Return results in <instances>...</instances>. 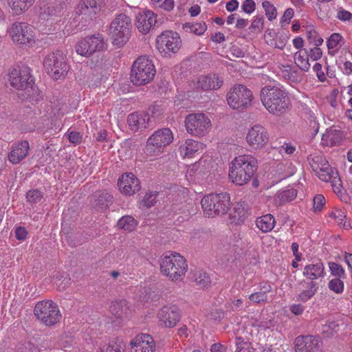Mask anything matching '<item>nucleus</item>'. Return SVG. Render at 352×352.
Segmentation results:
<instances>
[{
	"label": "nucleus",
	"mask_w": 352,
	"mask_h": 352,
	"mask_svg": "<svg viewBox=\"0 0 352 352\" xmlns=\"http://www.w3.org/2000/svg\"><path fill=\"white\" fill-rule=\"evenodd\" d=\"M260 96L265 108L274 116H283L291 109L288 94L282 87L265 86L261 90Z\"/></svg>",
	"instance_id": "f257e3e1"
},
{
	"label": "nucleus",
	"mask_w": 352,
	"mask_h": 352,
	"mask_svg": "<svg viewBox=\"0 0 352 352\" xmlns=\"http://www.w3.org/2000/svg\"><path fill=\"white\" fill-rule=\"evenodd\" d=\"M257 168V160L250 155L236 157L229 167V178L236 185L247 184Z\"/></svg>",
	"instance_id": "f03ea898"
},
{
	"label": "nucleus",
	"mask_w": 352,
	"mask_h": 352,
	"mask_svg": "<svg viewBox=\"0 0 352 352\" xmlns=\"http://www.w3.org/2000/svg\"><path fill=\"white\" fill-rule=\"evenodd\" d=\"M188 270V265L184 256L177 252H170L161 258L162 274L173 281L182 280Z\"/></svg>",
	"instance_id": "7ed1b4c3"
},
{
	"label": "nucleus",
	"mask_w": 352,
	"mask_h": 352,
	"mask_svg": "<svg viewBox=\"0 0 352 352\" xmlns=\"http://www.w3.org/2000/svg\"><path fill=\"white\" fill-rule=\"evenodd\" d=\"M156 73L155 65L148 56H141L135 59L131 67V80L138 86L153 80Z\"/></svg>",
	"instance_id": "20e7f679"
},
{
	"label": "nucleus",
	"mask_w": 352,
	"mask_h": 352,
	"mask_svg": "<svg viewBox=\"0 0 352 352\" xmlns=\"http://www.w3.org/2000/svg\"><path fill=\"white\" fill-rule=\"evenodd\" d=\"M201 204L208 217L224 214L230 208V196L226 192L208 194L202 198Z\"/></svg>",
	"instance_id": "39448f33"
},
{
	"label": "nucleus",
	"mask_w": 352,
	"mask_h": 352,
	"mask_svg": "<svg viewBox=\"0 0 352 352\" xmlns=\"http://www.w3.org/2000/svg\"><path fill=\"white\" fill-rule=\"evenodd\" d=\"M131 28V19L129 16L125 14L117 15L111 22L109 29V34L113 45H124L129 39Z\"/></svg>",
	"instance_id": "423d86ee"
},
{
	"label": "nucleus",
	"mask_w": 352,
	"mask_h": 352,
	"mask_svg": "<svg viewBox=\"0 0 352 352\" xmlns=\"http://www.w3.org/2000/svg\"><path fill=\"white\" fill-rule=\"evenodd\" d=\"M173 140L172 131L168 128H164L155 131L147 140L145 153L151 157L160 155L164 148L170 144Z\"/></svg>",
	"instance_id": "0eeeda50"
},
{
	"label": "nucleus",
	"mask_w": 352,
	"mask_h": 352,
	"mask_svg": "<svg viewBox=\"0 0 352 352\" xmlns=\"http://www.w3.org/2000/svg\"><path fill=\"white\" fill-rule=\"evenodd\" d=\"M43 65L47 74L56 80L64 78L69 69L66 57L60 51L48 54L44 59Z\"/></svg>",
	"instance_id": "6e6552de"
},
{
	"label": "nucleus",
	"mask_w": 352,
	"mask_h": 352,
	"mask_svg": "<svg viewBox=\"0 0 352 352\" xmlns=\"http://www.w3.org/2000/svg\"><path fill=\"white\" fill-rule=\"evenodd\" d=\"M14 43L25 47H32L36 43L33 28L26 23L14 22L7 30Z\"/></svg>",
	"instance_id": "1a4fd4ad"
},
{
	"label": "nucleus",
	"mask_w": 352,
	"mask_h": 352,
	"mask_svg": "<svg viewBox=\"0 0 352 352\" xmlns=\"http://www.w3.org/2000/svg\"><path fill=\"white\" fill-rule=\"evenodd\" d=\"M34 315L46 326H52L59 322L61 314L57 305L52 300H42L34 307Z\"/></svg>",
	"instance_id": "9d476101"
},
{
	"label": "nucleus",
	"mask_w": 352,
	"mask_h": 352,
	"mask_svg": "<svg viewBox=\"0 0 352 352\" xmlns=\"http://www.w3.org/2000/svg\"><path fill=\"white\" fill-rule=\"evenodd\" d=\"M185 126L191 135L203 137L210 132L212 124L210 118L203 113H190L186 117Z\"/></svg>",
	"instance_id": "9b49d317"
},
{
	"label": "nucleus",
	"mask_w": 352,
	"mask_h": 352,
	"mask_svg": "<svg viewBox=\"0 0 352 352\" xmlns=\"http://www.w3.org/2000/svg\"><path fill=\"white\" fill-rule=\"evenodd\" d=\"M252 92L243 85H234L227 94L229 106L234 109H243L251 104Z\"/></svg>",
	"instance_id": "f8f14e48"
},
{
	"label": "nucleus",
	"mask_w": 352,
	"mask_h": 352,
	"mask_svg": "<svg viewBox=\"0 0 352 352\" xmlns=\"http://www.w3.org/2000/svg\"><path fill=\"white\" fill-rule=\"evenodd\" d=\"M8 76L10 85L19 90H26L32 87L34 82L30 69L28 67H15L10 70Z\"/></svg>",
	"instance_id": "ddd939ff"
},
{
	"label": "nucleus",
	"mask_w": 352,
	"mask_h": 352,
	"mask_svg": "<svg viewBox=\"0 0 352 352\" xmlns=\"http://www.w3.org/2000/svg\"><path fill=\"white\" fill-rule=\"evenodd\" d=\"M104 48V38L99 34L92 35L80 40L75 47L76 53L85 57H89L95 52L102 51Z\"/></svg>",
	"instance_id": "4468645a"
},
{
	"label": "nucleus",
	"mask_w": 352,
	"mask_h": 352,
	"mask_svg": "<svg viewBox=\"0 0 352 352\" xmlns=\"http://www.w3.org/2000/svg\"><path fill=\"white\" fill-rule=\"evenodd\" d=\"M270 139L267 129L261 124L252 126L246 134L245 140L253 150H261L268 143Z\"/></svg>",
	"instance_id": "2eb2a0df"
},
{
	"label": "nucleus",
	"mask_w": 352,
	"mask_h": 352,
	"mask_svg": "<svg viewBox=\"0 0 352 352\" xmlns=\"http://www.w3.org/2000/svg\"><path fill=\"white\" fill-rule=\"evenodd\" d=\"M157 47L161 53H176L181 47L182 41L177 32L166 31L157 36Z\"/></svg>",
	"instance_id": "dca6fc26"
},
{
	"label": "nucleus",
	"mask_w": 352,
	"mask_h": 352,
	"mask_svg": "<svg viewBox=\"0 0 352 352\" xmlns=\"http://www.w3.org/2000/svg\"><path fill=\"white\" fill-rule=\"evenodd\" d=\"M181 314L175 305H166L162 307L157 314L159 326L163 328H173L180 320Z\"/></svg>",
	"instance_id": "f3484780"
},
{
	"label": "nucleus",
	"mask_w": 352,
	"mask_h": 352,
	"mask_svg": "<svg viewBox=\"0 0 352 352\" xmlns=\"http://www.w3.org/2000/svg\"><path fill=\"white\" fill-rule=\"evenodd\" d=\"M307 160L312 170L320 179L322 181L329 179V173L334 169L323 155L310 154L307 157Z\"/></svg>",
	"instance_id": "a211bd4d"
},
{
	"label": "nucleus",
	"mask_w": 352,
	"mask_h": 352,
	"mask_svg": "<svg viewBox=\"0 0 352 352\" xmlns=\"http://www.w3.org/2000/svg\"><path fill=\"white\" fill-rule=\"evenodd\" d=\"M155 342L151 336L142 333L130 342L129 352H155Z\"/></svg>",
	"instance_id": "6ab92c4d"
},
{
	"label": "nucleus",
	"mask_w": 352,
	"mask_h": 352,
	"mask_svg": "<svg viewBox=\"0 0 352 352\" xmlns=\"http://www.w3.org/2000/svg\"><path fill=\"white\" fill-rule=\"evenodd\" d=\"M118 186L120 192L128 196L133 195L140 190V181L132 173L123 174L118 179Z\"/></svg>",
	"instance_id": "aec40b11"
},
{
	"label": "nucleus",
	"mask_w": 352,
	"mask_h": 352,
	"mask_svg": "<svg viewBox=\"0 0 352 352\" xmlns=\"http://www.w3.org/2000/svg\"><path fill=\"white\" fill-rule=\"evenodd\" d=\"M223 79L217 74H211L198 77L197 80V88L201 90H216L223 85Z\"/></svg>",
	"instance_id": "412c9836"
},
{
	"label": "nucleus",
	"mask_w": 352,
	"mask_h": 352,
	"mask_svg": "<svg viewBox=\"0 0 352 352\" xmlns=\"http://www.w3.org/2000/svg\"><path fill=\"white\" fill-rule=\"evenodd\" d=\"M127 122L132 131H142L149 126L151 116L147 113L135 112L129 115Z\"/></svg>",
	"instance_id": "4be33fe9"
},
{
	"label": "nucleus",
	"mask_w": 352,
	"mask_h": 352,
	"mask_svg": "<svg viewBox=\"0 0 352 352\" xmlns=\"http://www.w3.org/2000/svg\"><path fill=\"white\" fill-rule=\"evenodd\" d=\"M318 339L313 336H298L295 340L296 352H316Z\"/></svg>",
	"instance_id": "5701e85b"
},
{
	"label": "nucleus",
	"mask_w": 352,
	"mask_h": 352,
	"mask_svg": "<svg viewBox=\"0 0 352 352\" xmlns=\"http://www.w3.org/2000/svg\"><path fill=\"white\" fill-rule=\"evenodd\" d=\"M29 148L27 140H22L14 144L8 155L9 161L14 164L19 163L28 155Z\"/></svg>",
	"instance_id": "b1692460"
},
{
	"label": "nucleus",
	"mask_w": 352,
	"mask_h": 352,
	"mask_svg": "<svg viewBox=\"0 0 352 352\" xmlns=\"http://www.w3.org/2000/svg\"><path fill=\"white\" fill-rule=\"evenodd\" d=\"M156 16L149 10L140 13L136 18V27L140 32H148L151 27L156 23Z\"/></svg>",
	"instance_id": "393cba45"
},
{
	"label": "nucleus",
	"mask_w": 352,
	"mask_h": 352,
	"mask_svg": "<svg viewBox=\"0 0 352 352\" xmlns=\"http://www.w3.org/2000/svg\"><path fill=\"white\" fill-rule=\"evenodd\" d=\"M278 68V75L285 80L292 82H298L302 80L301 72L297 70L294 66L281 65Z\"/></svg>",
	"instance_id": "a878e982"
},
{
	"label": "nucleus",
	"mask_w": 352,
	"mask_h": 352,
	"mask_svg": "<svg viewBox=\"0 0 352 352\" xmlns=\"http://www.w3.org/2000/svg\"><path fill=\"white\" fill-rule=\"evenodd\" d=\"M324 267L322 262L307 265L304 267L303 275L313 281L324 276Z\"/></svg>",
	"instance_id": "bb28decb"
},
{
	"label": "nucleus",
	"mask_w": 352,
	"mask_h": 352,
	"mask_svg": "<svg viewBox=\"0 0 352 352\" xmlns=\"http://www.w3.org/2000/svg\"><path fill=\"white\" fill-rule=\"evenodd\" d=\"M94 197L93 205L97 210L104 211L113 203V196L106 191L96 193Z\"/></svg>",
	"instance_id": "cd10ccee"
},
{
	"label": "nucleus",
	"mask_w": 352,
	"mask_h": 352,
	"mask_svg": "<svg viewBox=\"0 0 352 352\" xmlns=\"http://www.w3.org/2000/svg\"><path fill=\"white\" fill-rule=\"evenodd\" d=\"M75 14L79 19L85 22L91 21L96 16L90 6L87 4V0L79 1L75 9Z\"/></svg>",
	"instance_id": "c85d7f7f"
},
{
	"label": "nucleus",
	"mask_w": 352,
	"mask_h": 352,
	"mask_svg": "<svg viewBox=\"0 0 352 352\" xmlns=\"http://www.w3.org/2000/svg\"><path fill=\"white\" fill-rule=\"evenodd\" d=\"M200 148H202V144L192 139H187L180 145L179 152L183 157H191Z\"/></svg>",
	"instance_id": "c756f323"
},
{
	"label": "nucleus",
	"mask_w": 352,
	"mask_h": 352,
	"mask_svg": "<svg viewBox=\"0 0 352 352\" xmlns=\"http://www.w3.org/2000/svg\"><path fill=\"white\" fill-rule=\"evenodd\" d=\"M272 289V286L269 283H265L260 285L259 291L250 294L248 298L252 302L256 304L266 302L268 300L267 294L270 293Z\"/></svg>",
	"instance_id": "7c9ffc66"
},
{
	"label": "nucleus",
	"mask_w": 352,
	"mask_h": 352,
	"mask_svg": "<svg viewBox=\"0 0 352 352\" xmlns=\"http://www.w3.org/2000/svg\"><path fill=\"white\" fill-rule=\"evenodd\" d=\"M343 135L342 131L336 129H329L323 134L322 138V144L329 146H334L339 144L342 140Z\"/></svg>",
	"instance_id": "2f4dec72"
},
{
	"label": "nucleus",
	"mask_w": 352,
	"mask_h": 352,
	"mask_svg": "<svg viewBox=\"0 0 352 352\" xmlns=\"http://www.w3.org/2000/svg\"><path fill=\"white\" fill-rule=\"evenodd\" d=\"M229 218L232 223L241 224L247 218V210L241 204L236 203L234 205Z\"/></svg>",
	"instance_id": "473e14b6"
},
{
	"label": "nucleus",
	"mask_w": 352,
	"mask_h": 352,
	"mask_svg": "<svg viewBox=\"0 0 352 352\" xmlns=\"http://www.w3.org/2000/svg\"><path fill=\"white\" fill-rule=\"evenodd\" d=\"M275 223L274 217L270 214L259 217L256 220V227L264 233L271 231L274 228Z\"/></svg>",
	"instance_id": "72a5a7b5"
},
{
	"label": "nucleus",
	"mask_w": 352,
	"mask_h": 352,
	"mask_svg": "<svg viewBox=\"0 0 352 352\" xmlns=\"http://www.w3.org/2000/svg\"><path fill=\"white\" fill-rule=\"evenodd\" d=\"M35 0H8V4L15 14H21L30 7Z\"/></svg>",
	"instance_id": "f704fd0d"
},
{
	"label": "nucleus",
	"mask_w": 352,
	"mask_h": 352,
	"mask_svg": "<svg viewBox=\"0 0 352 352\" xmlns=\"http://www.w3.org/2000/svg\"><path fill=\"white\" fill-rule=\"evenodd\" d=\"M305 288L299 293L297 299L300 302H307L311 299L316 293L318 286L314 281H309L305 283Z\"/></svg>",
	"instance_id": "c9c22d12"
},
{
	"label": "nucleus",
	"mask_w": 352,
	"mask_h": 352,
	"mask_svg": "<svg viewBox=\"0 0 352 352\" xmlns=\"http://www.w3.org/2000/svg\"><path fill=\"white\" fill-rule=\"evenodd\" d=\"M294 59L297 67L302 71L308 72L310 68L309 56L305 49L300 50L294 54Z\"/></svg>",
	"instance_id": "e433bc0d"
},
{
	"label": "nucleus",
	"mask_w": 352,
	"mask_h": 352,
	"mask_svg": "<svg viewBox=\"0 0 352 352\" xmlns=\"http://www.w3.org/2000/svg\"><path fill=\"white\" fill-rule=\"evenodd\" d=\"M102 352H124L125 344L122 340H112L107 344L104 345Z\"/></svg>",
	"instance_id": "4c0bfd02"
},
{
	"label": "nucleus",
	"mask_w": 352,
	"mask_h": 352,
	"mask_svg": "<svg viewBox=\"0 0 352 352\" xmlns=\"http://www.w3.org/2000/svg\"><path fill=\"white\" fill-rule=\"evenodd\" d=\"M110 311L117 318H121L126 314L128 306L126 300H118L112 302L110 306Z\"/></svg>",
	"instance_id": "58836bf2"
},
{
	"label": "nucleus",
	"mask_w": 352,
	"mask_h": 352,
	"mask_svg": "<svg viewBox=\"0 0 352 352\" xmlns=\"http://www.w3.org/2000/svg\"><path fill=\"white\" fill-rule=\"evenodd\" d=\"M183 29L196 35H202L207 30V25L205 23H186L183 25Z\"/></svg>",
	"instance_id": "ea45409f"
},
{
	"label": "nucleus",
	"mask_w": 352,
	"mask_h": 352,
	"mask_svg": "<svg viewBox=\"0 0 352 352\" xmlns=\"http://www.w3.org/2000/svg\"><path fill=\"white\" fill-rule=\"evenodd\" d=\"M118 227L128 232H131L136 227V221L131 216H124L118 221Z\"/></svg>",
	"instance_id": "a19ab883"
},
{
	"label": "nucleus",
	"mask_w": 352,
	"mask_h": 352,
	"mask_svg": "<svg viewBox=\"0 0 352 352\" xmlns=\"http://www.w3.org/2000/svg\"><path fill=\"white\" fill-rule=\"evenodd\" d=\"M337 221L340 226L345 229L351 228L350 222L347 220L346 212L344 210H336L331 214Z\"/></svg>",
	"instance_id": "79ce46f5"
},
{
	"label": "nucleus",
	"mask_w": 352,
	"mask_h": 352,
	"mask_svg": "<svg viewBox=\"0 0 352 352\" xmlns=\"http://www.w3.org/2000/svg\"><path fill=\"white\" fill-rule=\"evenodd\" d=\"M329 179L324 181L325 182H331L333 191L336 193H340L342 190V182L339 177L336 170H333L329 173Z\"/></svg>",
	"instance_id": "37998d69"
},
{
	"label": "nucleus",
	"mask_w": 352,
	"mask_h": 352,
	"mask_svg": "<svg viewBox=\"0 0 352 352\" xmlns=\"http://www.w3.org/2000/svg\"><path fill=\"white\" fill-rule=\"evenodd\" d=\"M194 280L201 288L207 287L210 283V276L204 272H196L193 276Z\"/></svg>",
	"instance_id": "c03bdc74"
},
{
	"label": "nucleus",
	"mask_w": 352,
	"mask_h": 352,
	"mask_svg": "<svg viewBox=\"0 0 352 352\" xmlns=\"http://www.w3.org/2000/svg\"><path fill=\"white\" fill-rule=\"evenodd\" d=\"M263 24L264 17L259 15L255 16L249 27V30L253 34H258L261 32L263 28Z\"/></svg>",
	"instance_id": "a18cd8bd"
},
{
	"label": "nucleus",
	"mask_w": 352,
	"mask_h": 352,
	"mask_svg": "<svg viewBox=\"0 0 352 352\" xmlns=\"http://www.w3.org/2000/svg\"><path fill=\"white\" fill-rule=\"evenodd\" d=\"M262 6L265 10V15L269 21L274 20L277 16V12L275 6L268 1H264Z\"/></svg>",
	"instance_id": "49530a36"
},
{
	"label": "nucleus",
	"mask_w": 352,
	"mask_h": 352,
	"mask_svg": "<svg viewBox=\"0 0 352 352\" xmlns=\"http://www.w3.org/2000/svg\"><path fill=\"white\" fill-rule=\"evenodd\" d=\"M329 267L331 275L340 278H345L346 274L343 267L338 263L329 262Z\"/></svg>",
	"instance_id": "de8ad7c7"
},
{
	"label": "nucleus",
	"mask_w": 352,
	"mask_h": 352,
	"mask_svg": "<svg viewBox=\"0 0 352 352\" xmlns=\"http://www.w3.org/2000/svg\"><path fill=\"white\" fill-rule=\"evenodd\" d=\"M158 192L156 191L147 192L142 200V204L146 208L153 206L157 202Z\"/></svg>",
	"instance_id": "09e8293b"
},
{
	"label": "nucleus",
	"mask_w": 352,
	"mask_h": 352,
	"mask_svg": "<svg viewBox=\"0 0 352 352\" xmlns=\"http://www.w3.org/2000/svg\"><path fill=\"white\" fill-rule=\"evenodd\" d=\"M43 198V193L38 190H29L26 194L27 201L30 204L40 203Z\"/></svg>",
	"instance_id": "8fccbe9b"
},
{
	"label": "nucleus",
	"mask_w": 352,
	"mask_h": 352,
	"mask_svg": "<svg viewBox=\"0 0 352 352\" xmlns=\"http://www.w3.org/2000/svg\"><path fill=\"white\" fill-rule=\"evenodd\" d=\"M330 290L336 294H341L344 290V283L340 278H336L331 280L328 283Z\"/></svg>",
	"instance_id": "3c124183"
},
{
	"label": "nucleus",
	"mask_w": 352,
	"mask_h": 352,
	"mask_svg": "<svg viewBox=\"0 0 352 352\" xmlns=\"http://www.w3.org/2000/svg\"><path fill=\"white\" fill-rule=\"evenodd\" d=\"M236 352H253V349L250 347V344L244 342L241 337L236 338Z\"/></svg>",
	"instance_id": "603ef678"
},
{
	"label": "nucleus",
	"mask_w": 352,
	"mask_h": 352,
	"mask_svg": "<svg viewBox=\"0 0 352 352\" xmlns=\"http://www.w3.org/2000/svg\"><path fill=\"white\" fill-rule=\"evenodd\" d=\"M296 196L297 190L293 188L283 190L279 195V197L283 201H290L294 199Z\"/></svg>",
	"instance_id": "864d4df0"
},
{
	"label": "nucleus",
	"mask_w": 352,
	"mask_h": 352,
	"mask_svg": "<svg viewBox=\"0 0 352 352\" xmlns=\"http://www.w3.org/2000/svg\"><path fill=\"white\" fill-rule=\"evenodd\" d=\"M88 4L92 9L96 15L104 8L106 5L105 0H87Z\"/></svg>",
	"instance_id": "5fc2aeb1"
},
{
	"label": "nucleus",
	"mask_w": 352,
	"mask_h": 352,
	"mask_svg": "<svg viewBox=\"0 0 352 352\" xmlns=\"http://www.w3.org/2000/svg\"><path fill=\"white\" fill-rule=\"evenodd\" d=\"M325 203V198L322 195H316L313 199V209L314 212H320Z\"/></svg>",
	"instance_id": "6e6d98bb"
},
{
	"label": "nucleus",
	"mask_w": 352,
	"mask_h": 352,
	"mask_svg": "<svg viewBox=\"0 0 352 352\" xmlns=\"http://www.w3.org/2000/svg\"><path fill=\"white\" fill-rule=\"evenodd\" d=\"M288 38L286 36L280 35L277 37L275 42L273 40L269 41H266L268 45L274 46L275 48L283 50L287 42Z\"/></svg>",
	"instance_id": "4d7b16f0"
},
{
	"label": "nucleus",
	"mask_w": 352,
	"mask_h": 352,
	"mask_svg": "<svg viewBox=\"0 0 352 352\" xmlns=\"http://www.w3.org/2000/svg\"><path fill=\"white\" fill-rule=\"evenodd\" d=\"M307 39L314 46H320L323 43V39L318 35L315 30L309 31L307 34Z\"/></svg>",
	"instance_id": "13d9d810"
},
{
	"label": "nucleus",
	"mask_w": 352,
	"mask_h": 352,
	"mask_svg": "<svg viewBox=\"0 0 352 352\" xmlns=\"http://www.w3.org/2000/svg\"><path fill=\"white\" fill-rule=\"evenodd\" d=\"M342 36L338 33H333L327 41V47L329 50L334 49L338 47Z\"/></svg>",
	"instance_id": "bf43d9fd"
},
{
	"label": "nucleus",
	"mask_w": 352,
	"mask_h": 352,
	"mask_svg": "<svg viewBox=\"0 0 352 352\" xmlns=\"http://www.w3.org/2000/svg\"><path fill=\"white\" fill-rule=\"evenodd\" d=\"M279 153L284 156V155H291L296 151V146L291 143H284L282 146L278 147Z\"/></svg>",
	"instance_id": "052dcab7"
},
{
	"label": "nucleus",
	"mask_w": 352,
	"mask_h": 352,
	"mask_svg": "<svg viewBox=\"0 0 352 352\" xmlns=\"http://www.w3.org/2000/svg\"><path fill=\"white\" fill-rule=\"evenodd\" d=\"M241 8L245 13L251 14L255 10L256 5L253 0H245L243 3Z\"/></svg>",
	"instance_id": "680f3d73"
},
{
	"label": "nucleus",
	"mask_w": 352,
	"mask_h": 352,
	"mask_svg": "<svg viewBox=\"0 0 352 352\" xmlns=\"http://www.w3.org/2000/svg\"><path fill=\"white\" fill-rule=\"evenodd\" d=\"M174 6L175 3L173 0H162L160 3L158 4L157 8L170 12L174 8Z\"/></svg>",
	"instance_id": "e2e57ef3"
},
{
	"label": "nucleus",
	"mask_w": 352,
	"mask_h": 352,
	"mask_svg": "<svg viewBox=\"0 0 352 352\" xmlns=\"http://www.w3.org/2000/svg\"><path fill=\"white\" fill-rule=\"evenodd\" d=\"M318 47L319 46H315L314 47L310 49L308 56L312 60H318L322 56V50Z\"/></svg>",
	"instance_id": "0e129e2a"
},
{
	"label": "nucleus",
	"mask_w": 352,
	"mask_h": 352,
	"mask_svg": "<svg viewBox=\"0 0 352 352\" xmlns=\"http://www.w3.org/2000/svg\"><path fill=\"white\" fill-rule=\"evenodd\" d=\"M68 139L71 143L78 144L82 141V135L79 132L71 131L68 134Z\"/></svg>",
	"instance_id": "69168bd1"
},
{
	"label": "nucleus",
	"mask_w": 352,
	"mask_h": 352,
	"mask_svg": "<svg viewBox=\"0 0 352 352\" xmlns=\"http://www.w3.org/2000/svg\"><path fill=\"white\" fill-rule=\"evenodd\" d=\"M313 70L316 73L317 77L320 82H324L327 79L326 74L322 69V65L317 63L313 67Z\"/></svg>",
	"instance_id": "338daca9"
},
{
	"label": "nucleus",
	"mask_w": 352,
	"mask_h": 352,
	"mask_svg": "<svg viewBox=\"0 0 352 352\" xmlns=\"http://www.w3.org/2000/svg\"><path fill=\"white\" fill-rule=\"evenodd\" d=\"M337 17L343 21H349L352 17V14L342 8L338 11Z\"/></svg>",
	"instance_id": "774afa93"
}]
</instances>
